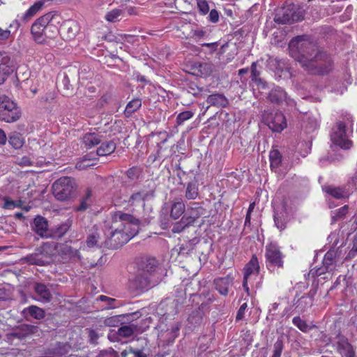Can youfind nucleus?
I'll use <instances>...</instances> for the list:
<instances>
[{
    "instance_id": "48",
    "label": "nucleus",
    "mask_w": 357,
    "mask_h": 357,
    "mask_svg": "<svg viewBox=\"0 0 357 357\" xmlns=\"http://www.w3.org/2000/svg\"><path fill=\"white\" fill-rule=\"evenodd\" d=\"M335 254L333 251H328L326 253L324 258V264L327 268L335 262Z\"/></svg>"
},
{
    "instance_id": "37",
    "label": "nucleus",
    "mask_w": 357,
    "mask_h": 357,
    "mask_svg": "<svg viewBox=\"0 0 357 357\" xmlns=\"http://www.w3.org/2000/svg\"><path fill=\"white\" fill-rule=\"evenodd\" d=\"M198 195V186L196 183H189L186 188L185 197L188 199H195Z\"/></svg>"
},
{
    "instance_id": "49",
    "label": "nucleus",
    "mask_w": 357,
    "mask_h": 357,
    "mask_svg": "<svg viewBox=\"0 0 357 357\" xmlns=\"http://www.w3.org/2000/svg\"><path fill=\"white\" fill-rule=\"evenodd\" d=\"M96 357H119V354L112 348H108L100 351Z\"/></svg>"
},
{
    "instance_id": "8",
    "label": "nucleus",
    "mask_w": 357,
    "mask_h": 357,
    "mask_svg": "<svg viewBox=\"0 0 357 357\" xmlns=\"http://www.w3.org/2000/svg\"><path fill=\"white\" fill-rule=\"evenodd\" d=\"M160 275L146 274L137 270V274L131 280L132 286L140 290H147L159 283Z\"/></svg>"
},
{
    "instance_id": "9",
    "label": "nucleus",
    "mask_w": 357,
    "mask_h": 357,
    "mask_svg": "<svg viewBox=\"0 0 357 357\" xmlns=\"http://www.w3.org/2000/svg\"><path fill=\"white\" fill-rule=\"evenodd\" d=\"M265 257L267 266H276L278 268L283 267L284 255L276 245L271 243L266 245Z\"/></svg>"
},
{
    "instance_id": "28",
    "label": "nucleus",
    "mask_w": 357,
    "mask_h": 357,
    "mask_svg": "<svg viewBox=\"0 0 357 357\" xmlns=\"http://www.w3.org/2000/svg\"><path fill=\"white\" fill-rule=\"evenodd\" d=\"M22 312L26 314L30 315L36 319H42L45 316V312L43 309L36 306L31 305L23 310Z\"/></svg>"
},
{
    "instance_id": "34",
    "label": "nucleus",
    "mask_w": 357,
    "mask_h": 357,
    "mask_svg": "<svg viewBox=\"0 0 357 357\" xmlns=\"http://www.w3.org/2000/svg\"><path fill=\"white\" fill-rule=\"evenodd\" d=\"M260 73L257 70V63L253 62L251 65V78L252 81L261 87V89L266 88V83L259 77Z\"/></svg>"
},
{
    "instance_id": "21",
    "label": "nucleus",
    "mask_w": 357,
    "mask_h": 357,
    "mask_svg": "<svg viewBox=\"0 0 357 357\" xmlns=\"http://www.w3.org/2000/svg\"><path fill=\"white\" fill-rule=\"evenodd\" d=\"M70 346L67 343L57 342L50 348L47 352L49 357H61L67 354Z\"/></svg>"
},
{
    "instance_id": "45",
    "label": "nucleus",
    "mask_w": 357,
    "mask_h": 357,
    "mask_svg": "<svg viewBox=\"0 0 357 357\" xmlns=\"http://www.w3.org/2000/svg\"><path fill=\"white\" fill-rule=\"evenodd\" d=\"M234 6L231 5L226 6L223 9V14H222V18L225 20H234Z\"/></svg>"
},
{
    "instance_id": "46",
    "label": "nucleus",
    "mask_w": 357,
    "mask_h": 357,
    "mask_svg": "<svg viewBox=\"0 0 357 357\" xmlns=\"http://www.w3.org/2000/svg\"><path fill=\"white\" fill-rule=\"evenodd\" d=\"M119 324H121L120 316H113L103 320V324L108 327L118 326Z\"/></svg>"
},
{
    "instance_id": "44",
    "label": "nucleus",
    "mask_w": 357,
    "mask_h": 357,
    "mask_svg": "<svg viewBox=\"0 0 357 357\" xmlns=\"http://www.w3.org/2000/svg\"><path fill=\"white\" fill-rule=\"evenodd\" d=\"M194 116V112L192 111H185L180 114L176 117V124L180 126L185 121L189 120Z\"/></svg>"
},
{
    "instance_id": "38",
    "label": "nucleus",
    "mask_w": 357,
    "mask_h": 357,
    "mask_svg": "<svg viewBox=\"0 0 357 357\" xmlns=\"http://www.w3.org/2000/svg\"><path fill=\"white\" fill-rule=\"evenodd\" d=\"M293 324L298 327L302 332H309L312 326L307 324V322L302 319L300 317H295L292 319Z\"/></svg>"
},
{
    "instance_id": "47",
    "label": "nucleus",
    "mask_w": 357,
    "mask_h": 357,
    "mask_svg": "<svg viewBox=\"0 0 357 357\" xmlns=\"http://www.w3.org/2000/svg\"><path fill=\"white\" fill-rule=\"evenodd\" d=\"M348 213V206L344 205V206L338 208L334 212V215H333V221H337L340 219L343 218L345 215Z\"/></svg>"
},
{
    "instance_id": "57",
    "label": "nucleus",
    "mask_w": 357,
    "mask_h": 357,
    "mask_svg": "<svg viewBox=\"0 0 357 357\" xmlns=\"http://www.w3.org/2000/svg\"><path fill=\"white\" fill-rule=\"evenodd\" d=\"M208 18L209 20L212 22H217L219 20V13L218 10L215 9H212L210 11Z\"/></svg>"
},
{
    "instance_id": "25",
    "label": "nucleus",
    "mask_w": 357,
    "mask_h": 357,
    "mask_svg": "<svg viewBox=\"0 0 357 357\" xmlns=\"http://www.w3.org/2000/svg\"><path fill=\"white\" fill-rule=\"evenodd\" d=\"M206 102L210 105L218 107H226L229 104L227 98L220 93H214L208 96Z\"/></svg>"
},
{
    "instance_id": "12",
    "label": "nucleus",
    "mask_w": 357,
    "mask_h": 357,
    "mask_svg": "<svg viewBox=\"0 0 357 357\" xmlns=\"http://www.w3.org/2000/svg\"><path fill=\"white\" fill-rule=\"evenodd\" d=\"M24 260L29 264L44 266L50 263V257L45 252V248L41 247L37 249L34 253L25 257Z\"/></svg>"
},
{
    "instance_id": "32",
    "label": "nucleus",
    "mask_w": 357,
    "mask_h": 357,
    "mask_svg": "<svg viewBox=\"0 0 357 357\" xmlns=\"http://www.w3.org/2000/svg\"><path fill=\"white\" fill-rule=\"evenodd\" d=\"M44 0L36 1L33 6H31L26 12L23 15L21 20L23 21L30 20L33 17L43 6Z\"/></svg>"
},
{
    "instance_id": "11",
    "label": "nucleus",
    "mask_w": 357,
    "mask_h": 357,
    "mask_svg": "<svg viewBox=\"0 0 357 357\" xmlns=\"http://www.w3.org/2000/svg\"><path fill=\"white\" fill-rule=\"evenodd\" d=\"M137 270L143 273L160 275L158 261L153 257H143L137 262Z\"/></svg>"
},
{
    "instance_id": "15",
    "label": "nucleus",
    "mask_w": 357,
    "mask_h": 357,
    "mask_svg": "<svg viewBox=\"0 0 357 357\" xmlns=\"http://www.w3.org/2000/svg\"><path fill=\"white\" fill-rule=\"evenodd\" d=\"M13 71V61L6 53H0V84H3Z\"/></svg>"
},
{
    "instance_id": "36",
    "label": "nucleus",
    "mask_w": 357,
    "mask_h": 357,
    "mask_svg": "<svg viewBox=\"0 0 357 357\" xmlns=\"http://www.w3.org/2000/svg\"><path fill=\"white\" fill-rule=\"evenodd\" d=\"M271 167L277 169L282 162V155L278 150H272L269 153Z\"/></svg>"
},
{
    "instance_id": "53",
    "label": "nucleus",
    "mask_w": 357,
    "mask_h": 357,
    "mask_svg": "<svg viewBox=\"0 0 357 357\" xmlns=\"http://www.w3.org/2000/svg\"><path fill=\"white\" fill-rule=\"evenodd\" d=\"M283 349V343L281 340H278L274 344V351L272 357H280Z\"/></svg>"
},
{
    "instance_id": "55",
    "label": "nucleus",
    "mask_w": 357,
    "mask_h": 357,
    "mask_svg": "<svg viewBox=\"0 0 357 357\" xmlns=\"http://www.w3.org/2000/svg\"><path fill=\"white\" fill-rule=\"evenodd\" d=\"M121 11L120 10H113L106 15L105 19L109 22H112L114 19H116L121 15Z\"/></svg>"
},
{
    "instance_id": "40",
    "label": "nucleus",
    "mask_w": 357,
    "mask_h": 357,
    "mask_svg": "<svg viewBox=\"0 0 357 357\" xmlns=\"http://www.w3.org/2000/svg\"><path fill=\"white\" fill-rule=\"evenodd\" d=\"M91 191L87 190L85 196L81 199L79 204L76 207V211H84L91 205Z\"/></svg>"
},
{
    "instance_id": "6",
    "label": "nucleus",
    "mask_w": 357,
    "mask_h": 357,
    "mask_svg": "<svg viewBox=\"0 0 357 357\" xmlns=\"http://www.w3.org/2000/svg\"><path fill=\"white\" fill-rule=\"evenodd\" d=\"M331 140L336 146L342 149H349L352 146V142L349 139L346 126L342 121L337 122L332 129Z\"/></svg>"
},
{
    "instance_id": "26",
    "label": "nucleus",
    "mask_w": 357,
    "mask_h": 357,
    "mask_svg": "<svg viewBox=\"0 0 357 357\" xmlns=\"http://www.w3.org/2000/svg\"><path fill=\"white\" fill-rule=\"evenodd\" d=\"M268 98L271 102L279 104L287 100V93L279 86H276L269 93Z\"/></svg>"
},
{
    "instance_id": "61",
    "label": "nucleus",
    "mask_w": 357,
    "mask_h": 357,
    "mask_svg": "<svg viewBox=\"0 0 357 357\" xmlns=\"http://www.w3.org/2000/svg\"><path fill=\"white\" fill-rule=\"evenodd\" d=\"M203 47H206L209 49L211 52H213L216 50L218 47V43H203L202 44Z\"/></svg>"
},
{
    "instance_id": "50",
    "label": "nucleus",
    "mask_w": 357,
    "mask_h": 357,
    "mask_svg": "<svg viewBox=\"0 0 357 357\" xmlns=\"http://www.w3.org/2000/svg\"><path fill=\"white\" fill-rule=\"evenodd\" d=\"M197 4L199 12L202 15H206L209 11V6L206 0H197Z\"/></svg>"
},
{
    "instance_id": "5",
    "label": "nucleus",
    "mask_w": 357,
    "mask_h": 357,
    "mask_svg": "<svg viewBox=\"0 0 357 357\" xmlns=\"http://www.w3.org/2000/svg\"><path fill=\"white\" fill-rule=\"evenodd\" d=\"M305 9L291 3L279 8L274 17L275 22H297L305 20Z\"/></svg>"
},
{
    "instance_id": "62",
    "label": "nucleus",
    "mask_w": 357,
    "mask_h": 357,
    "mask_svg": "<svg viewBox=\"0 0 357 357\" xmlns=\"http://www.w3.org/2000/svg\"><path fill=\"white\" fill-rule=\"evenodd\" d=\"M7 141V137L5 132L0 128V144L5 145Z\"/></svg>"
},
{
    "instance_id": "51",
    "label": "nucleus",
    "mask_w": 357,
    "mask_h": 357,
    "mask_svg": "<svg viewBox=\"0 0 357 357\" xmlns=\"http://www.w3.org/2000/svg\"><path fill=\"white\" fill-rule=\"evenodd\" d=\"M86 331L88 333L89 342L93 344H97L100 335L92 328H87Z\"/></svg>"
},
{
    "instance_id": "3",
    "label": "nucleus",
    "mask_w": 357,
    "mask_h": 357,
    "mask_svg": "<svg viewBox=\"0 0 357 357\" xmlns=\"http://www.w3.org/2000/svg\"><path fill=\"white\" fill-rule=\"evenodd\" d=\"M53 195L59 201H67L75 194L77 185L74 178L68 176L61 177L52 186Z\"/></svg>"
},
{
    "instance_id": "63",
    "label": "nucleus",
    "mask_w": 357,
    "mask_h": 357,
    "mask_svg": "<svg viewBox=\"0 0 357 357\" xmlns=\"http://www.w3.org/2000/svg\"><path fill=\"white\" fill-rule=\"evenodd\" d=\"M344 282L345 281V277L344 276H339L336 280L334 282L333 286L331 287V289H333L334 288H336L340 284L341 282Z\"/></svg>"
},
{
    "instance_id": "27",
    "label": "nucleus",
    "mask_w": 357,
    "mask_h": 357,
    "mask_svg": "<svg viewBox=\"0 0 357 357\" xmlns=\"http://www.w3.org/2000/svg\"><path fill=\"white\" fill-rule=\"evenodd\" d=\"M116 147V144L112 140L104 142L97 149L96 153L99 156L108 155L112 154L113 152H114Z\"/></svg>"
},
{
    "instance_id": "54",
    "label": "nucleus",
    "mask_w": 357,
    "mask_h": 357,
    "mask_svg": "<svg viewBox=\"0 0 357 357\" xmlns=\"http://www.w3.org/2000/svg\"><path fill=\"white\" fill-rule=\"evenodd\" d=\"M247 307H248V305L246 303H243L240 306V307L237 312L236 317V321L242 320L244 318V315H245V310H246Z\"/></svg>"
},
{
    "instance_id": "39",
    "label": "nucleus",
    "mask_w": 357,
    "mask_h": 357,
    "mask_svg": "<svg viewBox=\"0 0 357 357\" xmlns=\"http://www.w3.org/2000/svg\"><path fill=\"white\" fill-rule=\"evenodd\" d=\"M95 164L94 160L91 159L88 155H85L77 161L75 167L79 170H83L87 167L93 166Z\"/></svg>"
},
{
    "instance_id": "17",
    "label": "nucleus",
    "mask_w": 357,
    "mask_h": 357,
    "mask_svg": "<svg viewBox=\"0 0 357 357\" xmlns=\"http://www.w3.org/2000/svg\"><path fill=\"white\" fill-rule=\"evenodd\" d=\"M33 290L37 296L36 300L42 303H50L52 299L51 290L43 283L36 282Z\"/></svg>"
},
{
    "instance_id": "19",
    "label": "nucleus",
    "mask_w": 357,
    "mask_h": 357,
    "mask_svg": "<svg viewBox=\"0 0 357 357\" xmlns=\"http://www.w3.org/2000/svg\"><path fill=\"white\" fill-rule=\"evenodd\" d=\"M153 197V191L142 190L133 193L129 198L128 204L130 206H144V202L149 197Z\"/></svg>"
},
{
    "instance_id": "33",
    "label": "nucleus",
    "mask_w": 357,
    "mask_h": 357,
    "mask_svg": "<svg viewBox=\"0 0 357 357\" xmlns=\"http://www.w3.org/2000/svg\"><path fill=\"white\" fill-rule=\"evenodd\" d=\"M137 331V326L134 324H130L120 327L118 330V334L122 337H129Z\"/></svg>"
},
{
    "instance_id": "14",
    "label": "nucleus",
    "mask_w": 357,
    "mask_h": 357,
    "mask_svg": "<svg viewBox=\"0 0 357 357\" xmlns=\"http://www.w3.org/2000/svg\"><path fill=\"white\" fill-rule=\"evenodd\" d=\"M37 331V326L29 324H22L15 328L13 332L7 333L6 337L9 340H13L15 338L22 340L29 335L36 333Z\"/></svg>"
},
{
    "instance_id": "13",
    "label": "nucleus",
    "mask_w": 357,
    "mask_h": 357,
    "mask_svg": "<svg viewBox=\"0 0 357 357\" xmlns=\"http://www.w3.org/2000/svg\"><path fill=\"white\" fill-rule=\"evenodd\" d=\"M52 26L49 24H32L31 32L36 42L43 43L46 38L51 37L48 31H51Z\"/></svg>"
},
{
    "instance_id": "22",
    "label": "nucleus",
    "mask_w": 357,
    "mask_h": 357,
    "mask_svg": "<svg viewBox=\"0 0 357 357\" xmlns=\"http://www.w3.org/2000/svg\"><path fill=\"white\" fill-rule=\"evenodd\" d=\"M48 223L46 219L42 216H37L32 225L33 230L41 237L47 236Z\"/></svg>"
},
{
    "instance_id": "41",
    "label": "nucleus",
    "mask_w": 357,
    "mask_h": 357,
    "mask_svg": "<svg viewBox=\"0 0 357 357\" xmlns=\"http://www.w3.org/2000/svg\"><path fill=\"white\" fill-rule=\"evenodd\" d=\"M190 226L189 222H187L186 218L183 216L180 221L173 225L172 231L174 233H181Z\"/></svg>"
},
{
    "instance_id": "35",
    "label": "nucleus",
    "mask_w": 357,
    "mask_h": 357,
    "mask_svg": "<svg viewBox=\"0 0 357 357\" xmlns=\"http://www.w3.org/2000/svg\"><path fill=\"white\" fill-rule=\"evenodd\" d=\"M100 233L97 229L92 231L88 236L86 243L89 248H99L100 245Z\"/></svg>"
},
{
    "instance_id": "23",
    "label": "nucleus",
    "mask_w": 357,
    "mask_h": 357,
    "mask_svg": "<svg viewBox=\"0 0 357 357\" xmlns=\"http://www.w3.org/2000/svg\"><path fill=\"white\" fill-rule=\"evenodd\" d=\"M233 278L227 275L224 278H219L214 280L215 289L220 292V294L226 296L228 294V289L231 285Z\"/></svg>"
},
{
    "instance_id": "43",
    "label": "nucleus",
    "mask_w": 357,
    "mask_h": 357,
    "mask_svg": "<svg viewBox=\"0 0 357 357\" xmlns=\"http://www.w3.org/2000/svg\"><path fill=\"white\" fill-rule=\"evenodd\" d=\"M59 15L48 13L37 19L35 22H50L51 21H56L57 22H59Z\"/></svg>"
},
{
    "instance_id": "10",
    "label": "nucleus",
    "mask_w": 357,
    "mask_h": 357,
    "mask_svg": "<svg viewBox=\"0 0 357 357\" xmlns=\"http://www.w3.org/2000/svg\"><path fill=\"white\" fill-rule=\"evenodd\" d=\"M259 264L258 259L256 255H252L249 262L245 265L243 268V289L249 294V287L248 282L252 275H257L259 273Z\"/></svg>"
},
{
    "instance_id": "58",
    "label": "nucleus",
    "mask_w": 357,
    "mask_h": 357,
    "mask_svg": "<svg viewBox=\"0 0 357 357\" xmlns=\"http://www.w3.org/2000/svg\"><path fill=\"white\" fill-rule=\"evenodd\" d=\"M319 126L318 121L315 119H309V125L307 126L308 131L314 130Z\"/></svg>"
},
{
    "instance_id": "2",
    "label": "nucleus",
    "mask_w": 357,
    "mask_h": 357,
    "mask_svg": "<svg viewBox=\"0 0 357 357\" xmlns=\"http://www.w3.org/2000/svg\"><path fill=\"white\" fill-rule=\"evenodd\" d=\"M111 228L114 230L105 246L117 249L128 242L139 231V220L132 215L121 211L116 212L112 216Z\"/></svg>"
},
{
    "instance_id": "60",
    "label": "nucleus",
    "mask_w": 357,
    "mask_h": 357,
    "mask_svg": "<svg viewBox=\"0 0 357 357\" xmlns=\"http://www.w3.org/2000/svg\"><path fill=\"white\" fill-rule=\"evenodd\" d=\"M10 297V293L3 287H0V300L6 301Z\"/></svg>"
},
{
    "instance_id": "52",
    "label": "nucleus",
    "mask_w": 357,
    "mask_h": 357,
    "mask_svg": "<svg viewBox=\"0 0 357 357\" xmlns=\"http://www.w3.org/2000/svg\"><path fill=\"white\" fill-rule=\"evenodd\" d=\"M36 164V161L28 156H24L20 159L18 165L22 167H33Z\"/></svg>"
},
{
    "instance_id": "64",
    "label": "nucleus",
    "mask_w": 357,
    "mask_h": 357,
    "mask_svg": "<svg viewBox=\"0 0 357 357\" xmlns=\"http://www.w3.org/2000/svg\"><path fill=\"white\" fill-rule=\"evenodd\" d=\"M273 34L275 35V38H279V39L277 41H282L285 36V33L282 31H280L279 32H275Z\"/></svg>"
},
{
    "instance_id": "24",
    "label": "nucleus",
    "mask_w": 357,
    "mask_h": 357,
    "mask_svg": "<svg viewBox=\"0 0 357 357\" xmlns=\"http://www.w3.org/2000/svg\"><path fill=\"white\" fill-rule=\"evenodd\" d=\"M102 142V136L95 132H87L82 137V142L86 149H91Z\"/></svg>"
},
{
    "instance_id": "1",
    "label": "nucleus",
    "mask_w": 357,
    "mask_h": 357,
    "mask_svg": "<svg viewBox=\"0 0 357 357\" xmlns=\"http://www.w3.org/2000/svg\"><path fill=\"white\" fill-rule=\"evenodd\" d=\"M289 55L301 66L312 75L329 73L333 66V60L317 41L305 35L293 38L289 43Z\"/></svg>"
},
{
    "instance_id": "42",
    "label": "nucleus",
    "mask_w": 357,
    "mask_h": 357,
    "mask_svg": "<svg viewBox=\"0 0 357 357\" xmlns=\"http://www.w3.org/2000/svg\"><path fill=\"white\" fill-rule=\"evenodd\" d=\"M3 208L6 209H14L15 208H22L23 202L21 200L13 201L8 197L4 199Z\"/></svg>"
},
{
    "instance_id": "30",
    "label": "nucleus",
    "mask_w": 357,
    "mask_h": 357,
    "mask_svg": "<svg viewBox=\"0 0 357 357\" xmlns=\"http://www.w3.org/2000/svg\"><path fill=\"white\" fill-rule=\"evenodd\" d=\"M185 211V205L183 202H175L172 204L170 216L176 220L179 218Z\"/></svg>"
},
{
    "instance_id": "20",
    "label": "nucleus",
    "mask_w": 357,
    "mask_h": 357,
    "mask_svg": "<svg viewBox=\"0 0 357 357\" xmlns=\"http://www.w3.org/2000/svg\"><path fill=\"white\" fill-rule=\"evenodd\" d=\"M204 209L199 206L198 204L193 203L192 206L188 208L187 213L183 215V218H186L190 225H192L204 214Z\"/></svg>"
},
{
    "instance_id": "29",
    "label": "nucleus",
    "mask_w": 357,
    "mask_h": 357,
    "mask_svg": "<svg viewBox=\"0 0 357 357\" xmlns=\"http://www.w3.org/2000/svg\"><path fill=\"white\" fill-rule=\"evenodd\" d=\"M8 143L15 149H19L24 144V139L21 134L14 132L9 135Z\"/></svg>"
},
{
    "instance_id": "59",
    "label": "nucleus",
    "mask_w": 357,
    "mask_h": 357,
    "mask_svg": "<svg viewBox=\"0 0 357 357\" xmlns=\"http://www.w3.org/2000/svg\"><path fill=\"white\" fill-rule=\"evenodd\" d=\"M275 225L278 229L283 230L285 228V223L276 215H274Z\"/></svg>"
},
{
    "instance_id": "56",
    "label": "nucleus",
    "mask_w": 357,
    "mask_h": 357,
    "mask_svg": "<svg viewBox=\"0 0 357 357\" xmlns=\"http://www.w3.org/2000/svg\"><path fill=\"white\" fill-rule=\"evenodd\" d=\"M10 36V31L8 28H3L0 26V40L8 39Z\"/></svg>"
},
{
    "instance_id": "4",
    "label": "nucleus",
    "mask_w": 357,
    "mask_h": 357,
    "mask_svg": "<svg viewBox=\"0 0 357 357\" xmlns=\"http://www.w3.org/2000/svg\"><path fill=\"white\" fill-rule=\"evenodd\" d=\"M22 116L20 108L17 103L6 95L0 96V121L6 123H14Z\"/></svg>"
},
{
    "instance_id": "7",
    "label": "nucleus",
    "mask_w": 357,
    "mask_h": 357,
    "mask_svg": "<svg viewBox=\"0 0 357 357\" xmlns=\"http://www.w3.org/2000/svg\"><path fill=\"white\" fill-rule=\"evenodd\" d=\"M263 121L273 132H280L287 127L286 119L279 111H265Z\"/></svg>"
},
{
    "instance_id": "31",
    "label": "nucleus",
    "mask_w": 357,
    "mask_h": 357,
    "mask_svg": "<svg viewBox=\"0 0 357 357\" xmlns=\"http://www.w3.org/2000/svg\"><path fill=\"white\" fill-rule=\"evenodd\" d=\"M142 106V100L139 98H135L130 101L124 110L126 117H130L134 112L137 111Z\"/></svg>"
},
{
    "instance_id": "18",
    "label": "nucleus",
    "mask_w": 357,
    "mask_h": 357,
    "mask_svg": "<svg viewBox=\"0 0 357 357\" xmlns=\"http://www.w3.org/2000/svg\"><path fill=\"white\" fill-rule=\"evenodd\" d=\"M337 351L344 357H355L353 346L348 339L344 336H339L337 342Z\"/></svg>"
},
{
    "instance_id": "16",
    "label": "nucleus",
    "mask_w": 357,
    "mask_h": 357,
    "mask_svg": "<svg viewBox=\"0 0 357 357\" xmlns=\"http://www.w3.org/2000/svg\"><path fill=\"white\" fill-rule=\"evenodd\" d=\"M323 190L326 193L337 199H347L351 195V192L345 185H326L323 188Z\"/></svg>"
}]
</instances>
